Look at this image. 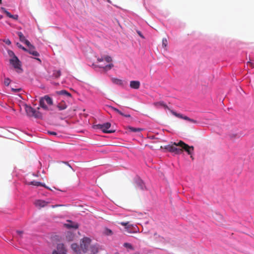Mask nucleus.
I'll use <instances>...</instances> for the list:
<instances>
[{
	"mask_svg": "<svg viewBox=\"0 0 254 254\" xmlns=\"http://www.w3.org/2000/svg\"><path fill=\"white\" fill-rule=\"evenodd\" d=\"M57 107L60 110H63L67 108V105L65 102L62 101V102L58 104V105H57Z\"/></svg>",
	"mask_w": 254,
	"mask_h": 254,
	"instance_id": "obj_23",
	"label": "nucleus"
},
{
	"mask_svg": "<svg viewBox=\"0 0 254 254\" xmlns=\"http://www.w3.org/2000/svg\"><path fill=\"white\" fill-rule=\"evenodd\" d=\"M104 60L106 62L110 63V64L105 66H103V65H99V67L100 68H103L105 70H108L111 69L114 66L113 64L111 63L112 62V58L110 56H106L102 57L101 58L97 59V61L99 62H102Z\"/></svg>",
	"mask_w": 254,
	"mask_h": 254,
	"instance_id": "obj_3",
	"label": "nucleus"
},
{
	"mask_svg": "<svg viewBox=\"0 0 254 254\" xmlns=\"http://www.w3.org/2000/svg\"><path fill=\"white\" fill-rule=\"evenodd\" d=\"M153 105L156 108H159L160 107H163L165 109H168L169 111H171V109L169 108V107L163 102V101H159V102H154L153 103Z\"/></svg>",
	"mask_w": 254,
	"mask_h": 254,
	"instance_id": "obj_11",
	"label": "nucleus"
},
{
	"mask_svg": "<svg viewBox=\"0 0 254 254\" xmlns=\"http://www.w3.org/2000/svg\"><path fill=\"white\" fill-rule=\"evenodd\" d=\"M5 43H6V44H7L8 45H10L11 44V42L9 40H7L5 41Z\"/></svg>",
	"mask_w": 254,
	"mask_h": 254,
	"instance_id": "obj_46",
	"label": "nucleus"
},
{
	"mask_svg": "<svg viewBox=\"0 0 254 254\" xmlns=\"http://www.w3.org/2000/svg\"><path fill=\"white\" fill-rule=\"evenodd\" d=\"M61 72L60 70H54L51 76L53 78H58L61 76Z\"/></svg>",
	"mask_w": 254,
	"mask_h": 254,
	"instance_id": "obj_22",
	"label": "nucleus"
},
{
	"mask_svg": "<svg viewBox=\"0 0 254 254\" xmlns=\"http://www.w3.org/2000/svg\"><path fill=\"white\" fill-rule=\"evenodd\" d=\"M17 45H18V47H19L20 48L22 49L24 51H26L27 52V49H26L25 47H23L22 45L19 44L18 43H17Z\"/></svg>",
	"mask_w": 254,
	"mask_h": 254,
	"instance_id": "obj_38",
	"label": "nucleus"
},
{
	"mask_svg": "<svg viewBox=\"0 0 254 254\" xmlns=\"http://www.w3.org/2000/svg\"><path fill=\"white\" fill-rule=\"evenodd\" d=\"M31 117H34L36 118H41L42 117V114L39 111L33 109V112Z\"/></svg>",
	"mask_w": 254,
	"mask_h": 254,
	"instance_id": "obj_20",
	"label": "nucleus"
},
{
	"mask_svg": "<svg viewBox=\"0 0 254 254\" xmlns=\"http://www.w3.org/2000/svg\"><path fill=\"white\" fill-rule=\"evenodd\" d=\"M178 145H179L180 147L182 148V152L185 150L189 155H191L192 154L194 150V147L193 146H189L182 140L179 141Z\"/></svg>",
	"mask_w": 254,
	"mask_h": 254,
	"instance_id": "obj_4",
	"label": "nucleus"
},
{
	"mask_svg": "<svg viewBox=\"0 0 254 254\" xmlns=\"http://www.w3.org/2000/svg\"><path fill=\"white\" fill-rule=\"evenodd\" d=\"M120 224L122 226H124L125 227H127V226L129 225V222H122L120 223Z\"/></svg>",
	"mask_w": 254,
	"mask_h": 254,
	"instance_id": "obj_37",
	"label": "nucleus"
},
{
	"mask_svg": "<svg viewBox=\"0 0 254 254\" xmlns=\"http://www.w3.org/2000/svg\"><path fill=\"white\" fill-rule=\"evenodd\" d=\"M111 80L113 83L117 85H122L123 83L122 81L118 78H112L111 79Z\"/></svg>",
	"mask_w": 254,
	"mask_h": 254,
	"instance_id": "obj_29",
	"label": "nucleus"
},
{
	"mask_svg": "<svg viewBox=\"0 0 254 254\" xmlns=\"http://www.w3.org/2000/svg\"><path fill=\"white\" fill-rule=\"evenodd\" d=\"M57 93L59 95H64V96H66L69 97H71V94L65 90L58 91L57 92Z\"/></svg>",
	"mask_w": 254,
	"mask_h": 254,
	"instance_id": "obj_26",
	"label": "nucleus"
},
{
	"mask_svg": "<svg viewBox=\"0 0 254 254\" xmlns=\"http://www.w3.org/2000/svg\"><path fill=\"white\" fill-rule=\"evenodd\" d=\"M128 129L130 131L132 132H140L143 130L141 128H136L131 127H128Z\"/></svg>",
	"mask_w": 254,
	"mask_h": 254,
	"instance_id": "obj_28",
	"label": "nucleus"
},
{
	"mask_svg": "<svg viewBox=\"0 0 254 254\" xmlns=\"http://www.w3.org/2000/svg\"><path fill=\"white\" fill-rule=\"evenodd\" d=\"M107 1H108V2H110V0H107Z\"/></svg>",
	"mask_w": 254,
	"mask_h": 254,
	"instance_id": "obj_52",
	"label": "nucleus"
},
{
	"mask_svg": "<svg viewBox=\"0 0 254 254\" xmlns=\"http://www.w3.org/2000/svg\"><path fill=\"white\" fill-rule=\"evenodd\" d=\"M103 124H98V125H95L93 126V127L94 128H96V129H101L102 131H103Z\"/></svg>",
	"mask_w": 254,
	"mask_h": 254,
	"instance_id": "obj_35",
	"label": "nucleus"
},
{
	"mask_svg": "<svg viewBox=\"0 0 254 254\" xmlns=\"http://www.w3.org/2000/svg\"><path fill=\"white\" fill-rule=\"evenodd\" d=\"M248 64H249L251 66V67H252V68H254V63L248 62Z\"/></svg>",
	"mask_w": 254,
	"mask_h": 254,
	"instance_id": "obj_42",
	"label": "nucleus"
},
{
	"mask_svg": "<svg viewBox=\"0 0 254 254\" xmlns=\"http://www.w3.org/2000/svg\"><path fill=\"white\" fill-rule=\"evenodd\" d=\"M66 251L63 244H59L57 246V251H54L53 254H66Z\"/></svg>",
	"mask_w": 254,
	"mask_h": 254,
	"instance_id": "obj_9",
	"label": "nucleus"
},
{
	"mask_svg": "<svg viewBox=\"0 0 254 254\" xmlns=\"http://www.w3.org/2000/svg\"><path fill=\"white\" fill-rule=\"evenodd\" d=\"M63 163L66 164L69 169L73 170L71 166L69 164V163L67 162H63Z\"/></svg>",
	"mask_w": 254,
	"mask_h": 254,
	"instance_id": "obj_40",
	"label": "nucleus"
},
{
	"mask_svg": "<svg viewBox=\"0 0 254 254\" xmlns=\"http://www.w3.org/2000/svg\"><path fill=\"white\" fill-rule=\"evenodd\" d=\"M110 108H111V109L113 111H114L115 112L118 113V114H119L120 115L123 116H124V117H127V118H129L130 117V115H129V114H127V115H125L123 113H122L121 111H120L119 110H118V109L115 108V107H110Z\"/></svg>",
	"mask_w": 254,
	"mask_h": 254,
	"instance_id": "obj_24",
	"label": "nucleus"
},
{
	"mask_svg": "<svg viewBox=\"0 0 254 254\" xmlns=\"http://www.w3.org/2000/svg\"><path fill=\"white\" fill-rule=\"evenodd\" d=\"M34 203L37 207L41 208L46 206L48 204V202L45 200L39 199L36 200Z\"/></svg>",
	"mask_w": 254,
	"mask_h": 254,
	"instance_id": "obj_14",
	"label": "nucleus"
},
{
	"mask_svg": "<svg viewBox=\"0 0 254 254\" xmlns=\"http://www.w3.org/2000/svg\"><path fill=\"white\" fill-rule=\"evenodd\" d=\"M137 32L138 34V35H139L141 38H144V37H143V36L141 34V32H140V31H138Z\"/></svg>",
	"mask_w": 254,
	"mask_h": 254,
	"instance_id": "obj_44",
	"label": "nucleus"
},
{
	"mask_svg": "<svg viewBox=\"0 0 254 254\" xmlns=\"http://www.w3.org/2000/svg\"><path fill=\"white\" fill-rule=\"evenodd\" d=\"M103 132L104 133H112L115 131L113 130H109V129L111 127V124L109 123H106L103 124Z\"/></svg>",
	"mask_w": 254,
	"mask_h": 254,
	"instance_id": "obj_13",
	"label": "nucleus"
},
{
	"mask_svg": "<svg viewBox=\"0 0 254 254\" xmlns=\"http://www.w3.org/2000/svg\"><path fill=\"white\" fill-rule=\"evenodd\" d=\"M7 54L11 58V59H13L14 57H16L13 52L10 50H7Z\"/></svg>",
	"mask_w": 254,
	"mask_h": 254,
	"instance_id": "obj_33",
	"label": "nucleus"
},
{
	"mask_svg": "<svg viewBox=\"0 0 254 254\" xmlns=\"http://www.w3.org/2000/svg\"><path fill=\"white\" fill-rule=\"evenodd\" d=\"M12 91H13L14 92H19L21 90V88H11Z\"/></svg>",
	"mask_w": 254,
	"mask_h": 254,
	"instance_id": "obj_39",
	"label": "nucleus"
},
{
	"mask_svg": "<svg viewBox=\"0 0 254 254\" xmlns=\"http://www.w3.org/2000/svg\"><path fill=\"white\" fill-rule=\"evenodd\" d=\"M67 223L65 224V226L68 228L77 229L78 228V224L77 223L73 222L70 220L67 221Z\"/></svg>",
	"mask_w": 254,
	"mask_h": 254,
	"instance_id": "obj_15",
	"label": "nucleus"
},
{
	"mask_svg": "<svg viewBox=\"0 0 254 254\" xmlns=\"http://www.w3.org/2000/svg\"><path fill=\"white\" fill-rule=\"evenodd\" d=\"M91 239L85 237L84 238L80 244V249L83 253H86L88 251V247L91 243Z\"/></svg>",
	"mask_w": 254,
	"mask_h": 254,
	"instance_id": "obj_5",
	"label": "nucleus"
},
{
	"mask_svg": "<svg viewBox=\"0 0 254 254\" xmlns=\"http://www.w3.org/2000/svg\"><path fill=\"white\" fill-rule=\"evenodd\" d=\"M100 246L98 244H95L90 247V251L92 254H96L98 253Z\"/></svg>",
	"mask_w": 254,
	"mask_h": 254,
	"instance_id": "obj_18",
	"label": "nucleus"
},
{
	"mask_svg": "<svg viewBox=\"0 0 254 254\" xmlns=\"http://www.w3.org/2000/svg\"><path fill=\"white\" fill-rule=\"evenodd\" d=\"M35 59H36V60H37V61H39L40 62H41L40 59H39V58H35Z\"/></svg>",
	"mask_w": 254,
	"mask_h": 254,
	"instance_id": "obj_47",
	"label": "nucleus"
},
{
	"mask_svg": "<svg viewBox=\"0 0 254 254\" xmlns=\"http://www.w3.org/2000/svg\"><path fill=\"white\" fill-rule=\"evenodd\" d=\"M140 83L139 81L132 80L130 82V87L134 89H138L139 88Z\"/></svg>",
	"mask_w": 254,
	"mask_h": 254,
	"instance_id": "obj_17",
	"label": "nucleus"
},
{
	"mask_svg": "<svg viewBox=\"0 0 254 254\" xmlns=\"http://www.w3.org/2000/svg\"><path fill=\"white\" fill-rule=\"evenodd\" d=\"M0 136H2V135H1V134H0Z\"/></svg>",
	"mask_w": 254,
	"mask_h": 254,
	"instance_id": "obj_53",
	"label": "nucleus"
},
{
	"mask_svg": "<svg viewBox=\"0 0 254 254\" xmlns=\"http://www.w3.org/2000/svg\"><path fill=\"white\" fill-rule=\"evenodd\" d=\"M171 113L173 115H174L175 116H176V117H178L179 118L183 119L184 120H187L189 122H190L194 123V124L197 123V121L196 120L190 119L187 116H184L183 115H182L181 114L177 113V112H175L173 110H171Z\"/></svg>",
	"mask_w": 254,
	"mask_h": 254,
	"instance_id": "obj_6",
	"label": "nucleus"
},
{
	"mask_svg": "<svg viewBox=\"0 0 254 254\" xmlns=\"http://www.w3.org/2000/svg\"><path fill=\"white\" fill-rule=\"evenodd\" d=\"M168 45V41L166 38L162 39V46L163 48H166Z\"/></svg>",
	"mask_w": 254,
	"mask_h": 254,
	"instance_id": "obj_34",
	"label": "nucleus"
},
{
	"mask_svg": "<svg viewBox=\"0 0 254 254\" xmlns=\"http://www.w3.org/2000/svg\"><path fill=\"white\" fill-rule=\"evenodd\" d=\"M10 64L15 69H21V63L17 57L9 60Z\"/></svg>",
	"mask_w": 254,
	"mask_h": 254,
	"instance_id": "obj_7",
	"label": "nucleus"
},
{
	"mask_svg": "<svg viewBox=\"0 0 254 254\" xmlns=\"http://www.w3.org/2000/svg\"><path fill=\"white\" fill-rule=\"evenodd\" d=\"M134 254H139V253L137 252V253H134Z\"/></svg>",
	"mask_w": 254,
	"mask_h": 254,
	"instance_id": "obj_49",
	"label": "nucleus"
},
{
	"mask_svg": "<svg viewBox=\"0 0 254 254\" xmlns=\"http://www.w3.org/2000/svg\"><path fill=\"white\" fill-rule=\"evenodd\" d=\"M17 34L18 36L19 40L21 42L25 43L26 45H30V42L25 39V36L23 35L21 32H17Z\"/></svg>",
	"mask_w": 254,
	"mask_h": 254,
	"instance_id": "obj_16",
	"label": "nucleus"
},
{
	"mask_svg": "<svg viewBox=\"0 0 254 254\" xmlns=\"http://www.w3.org/2000/svg\"><path fill=\"white\" fill-rule=\"evenodd\" d=\"M124 246L126 248H127V249H129L131 250H134V248L132 247V246L129 244V243H125L124 244Z\"/></svg>",
	"mask_w": 254,
	"mask_h": 254,
	"instance_id": "obj_32",
	"label": "nucleus"
},
{
	"mask_svg": "<svg viewBox=\"0 0 254 254\" xmlns=\"http://www.w3.org/2000/svg\"><path fill=\"white\" fill-rule=\"evenodd\" d=\"M71 248L76 254H80L81 250L80 247H79L77 244L75 243L72 244L71 246Z\"/></svg>",
	"mask_w": 254,
	"mask_h": 254,
	"instance_id": "obj_19",
	"label": "nucleus"
},
{
	"mask_svg": "<svg viewBox=\"0 0 254 254\" xmlns=\"http://www.w3.org/2000/svg\"><path fill=\"white\" fill-rule=\"evenodd\" d=\"M27 46L28 47L27 52H28L30 54L35 57H38L39 56V53L35 50V47L31 44L30 43V45H27Z\"/></svg>",
	"mask_w": 254,
	"mask_h": 254,
	"instance_id": "obj_10",
	"label": "nucleus"
},
{
	"mask_svg": "<svg viewBox=\"0 0 254 254\" xmlns=\"http://www.w3.org/2000/svg\"><path fill=\"white\" fill-rule=\"evenodd\" d=\"M33 108L30 106L25 105V110L28 116H30L33 112Z\"/></svg>",
	"mask_w": 254,
	"mask_h": 254,
	"instance_id": "obj_21",
	"label": "nucleus"
},
{
	"mask_svg": "<svg viewBox=\"0 0 254 254\" xmlns=\"http://www.w3.org/2000/svg\"><path fill=\"white\" fill-rule=\"evenodd\" d=\"M242 135L241 133H232L230 134V137L232 139H236L240 138Z\"/></svg>",
	"mask_w": 254,
	"mask_h": 254,
	"instance_id": "obj_27",
	"label": "nucleus"
},
{
	"mask_svg": "<svg viewBox=\"0 0 254 254\" xmlns=\"http://www.w3.org/2000/svg\"><path fill=\"white\" fill-rule=\"evenodd\" d=\"M28 184L31 185L36 186H41V187H45L46 188H48L46 186V185L45 184H42V183H40L39 182L32 181V182H30Z\"/></svg>",
	"mask_w": 254,
	"mask_h": 254,
	"instance_id": "obj_25",
	"label": "nucleus"
},
{
	"mask_svg": "<svg viewBox=\"0 0 254 254\" xmlns=\"http://www.w3.org/2000/svg\"><path fill=\"white\" fill-rule=\"evenodd\" d=\"M1 11L4 13L7 16L15 20H17L18 18V15H12L8 12L4 7H1Z\"/></svg>",
	"mask_w": 254,
	"mask_h": 254,
	"instance_id": "obj_12",
	"label": "nucleus"
},
{
	"mask_svg": "<svg viewBox=\"0 0 254 254\" xmlns=\"http://www.w3.org/2000/svg\"><path fill=\"white\" fill-rule=\"evenodd\" d=\"M179 142H171L170 144L165 145L164 148L168 151L174 153L175 154H181L182 153V149L180 147Z\"/></svg>",
	"mask_w": 254,
	"mask_h": 254,
	"instance_id": "obj_1",
	"label": "nucleus"
},
{
	"mask_svg": "<svg viewBox=\"0 0 254 254\" xmlns=\"http://www.w3.org/2000/svg\"><path fill=\"white\" fill-rule=\"evenodd\" d=\"M2 3V0H0V4Z\"/></svg>",
	"mask_w": 254,
	"mask_h": 254,
	"instance_id": "obj_50",
	"label": "nucleus"
},
{
	"mask_svg": "<svg viewBox=\"0 0 254 254\" xmlns=\"http://www.w3.org/2000/svg\"><path fill=\"white\" fill-rule=\"evenodd\" d=\"M48 133L51 135H57V133L54 131H48Z\"/></svg>",
	"mask_w": 254,
	"mask_h": 254,
	"instance_id": "obj_43",
	"label": "nucleus"
},
{
	"mask_svg": "<svg viewBox=\"0 0 254 254\" xmlns=\"http://www.w3.org/2000/svg\"><path fill=\"white\" fill-rule=\"evenodd\" d=\"M16 233L18 235H19L20 237L22 236V235L23 233V232L22 231H17Z\"/></svg>",
	"mask_w": 254,
	"mask_h": 254,
	"instance_id": "obj_41",
	"label": "nucleus"
},
{
	"mask_svg": "<svg viewBox=\"0 0 254 254\" xmlns=\"http://www.w3.org/2000/svg\"><path fill=\"white\" fill-rule=\"evenodd\" d=\"M61 206H63V205H54L52 206V208H56L57 207Z\"/></svg>",
	"mask_w": 254,
	"mask_h": 254,
	"instance_id": "obj_45",
	"label": "nucleus"
},
{
	"mask_svg": "<svg viewBox=\"0 0 254 254\" xmlns=\"http://www.w3.org/2000/svg\"><path fill=\"white\" fill-rule=\"evenodd\" d=\"M137 187L140 190H143L144 187V184L141 180H139L136 182Z\"/></svg>",
	"mask_w": 254,
	"mask_h": 254,
	"instance_id": "obj_30",
	"label": "nucleus"
},
{
	"mask_svg": "<svg viewBox=\"0 0 254 254\" xmlns=\"http://www.w3.org/2000/svg\"><path fill=\"white\" fill-rule=\"evenodd\" d=\"M127 232L129 233H135L139 232V228L136 225L129 224L125 227Z\"/></svg>",
	"mask_w": 254,
	"mask_h": 254,
	"instance_id": "obj_8",
	"label": "nucleus"
},
{
	"mask_svg": "<svg viewBox=\"0 0 254 254\" xmlns=\"http://www.w3.org/2000/svg\"><path fill=\"white\" fill-rule=\"evenodd\" d=\"M190 158H191L192 160L193 159V157H192V156L191 155H190Z\"/></svg>",
	"mask_w": 254,
	"mask_h": 254,
	"instance_id": "obj_48",
	"label": "nucleus"
},
{
	"mask_svg": "<svg viewBox=\"0 0 254 254\" xmlns=\"http://www.w3.org/2000/svg\"><path fill=\"white\" fill-rule=\"evenodd\" d=\"M68 234L70 235L71 236H72V234L69 233Z\"/></svg>",
	"mask_w": 254,
	"mask_h": 254,
	"instance_id": "obj_51",
	"label": "nucleus"
},
{
	"mask_svg": "<svg viewBox=\"0 0 254 254\" xmlns=\"http://www.w3.org/2000/svg\"><path fill=\"white\" fill-rule=\"evenodd\" d=\"M40 106L45 110L48 111L49 110L47 105L51 106L53 104L52 99L48 95H45L40 99Z\"/></svg>",
	"mask_w": 254,
	"mask_h": 254,
	"instance_id": "obj_2",
	"label": "nucleus"
},
{
	"mask_svg": "<svg viewBox=\"0 0 254 254\" xmlns=\"http://www.w3.org/2000/svg\"><path fill=\"white\" fill-rule=\"evenodd\" d=\"M104 233L106 235L110 236V235H112L113 234V232L111 230H110V229H109L108 228H106L104 230Z\"/></svg>",
	"mask_w": 254,
	"mask_h": 254,
	"instance_id": "obj_31",
	"label": "nucleus"
},
{
	"mask_svg": "<svg viewBox=\"0 0 254 254\" xmlns=\"http://www.w3.org/2000/svg\"><path fill=\"white\" fill-rule=\"evenodd\" d=\"M10 83V80L8 78H5L4 80V84L6 86H8Z\"/></svg>",
	"mask_w": 254,
	"mask_h": 254,
	"instance_id": "obj_36",
	"label": "nucleus"
}]
</instances>
